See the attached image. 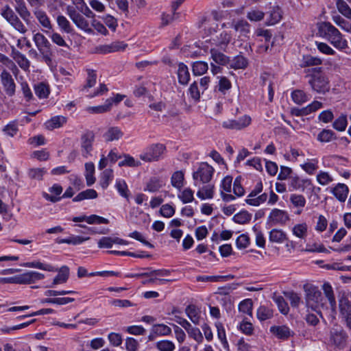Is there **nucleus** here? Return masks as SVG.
<instances>
[{
    "label": "nucleus",
    "instance_id": "393cba45",
    "mask_svg": "<svg viewBox=\"0 0 351 351\" xmlns=\"http://www.w3.org/2000/svg\"><path fill=\"white\" fill-rule=\"evenodd\" d=\"M33 13L42 27L48 29L52 28L51 21L44 10L36 8Z\"/></svg>",
    "mask_w": 351,
    "mask_h": 351
},
{
    "label": "nucleus",
    "instance_id": "cd10ccee",
    "mask_svg": "<svg viewBox=\"0 0 351 351\" xmlns=\"http://www.w3.org/2000/svg\"><path fill=\"white\" fill-rule=\"evenodd\" d=\"M232 27L236 32L240 33L241 36H247L250 33V24L245 20H238L232 23Z\"/></svg>",
    "mask_w": 351,
    "mask_h": 351
},
{
    "label": "nucleus",
    "instance_id": "b1692460",
    "mask_svg": "<svg viewBox=\"0 0 351 351\" xmlns=\"http://www.w3.org/2000/svg\"><path fill=\"white\" fill-rule=\"evenodd\" d=\"M177 75L178 82L182 85L188 84L190 80V73L186 64L180 62L178 65Z\"/></svg>",
    "mask_w": 351,
    "mask_h": 351
},
{
    "label": "nucleus",
    "instance_id": "f3484780",
    "mask_svg": "<svg viewBox=\"0 0 351 351\" xmlns=\"http://www.w3.org/2000/svg\"><path fill=\"white\" fill-rule=\"evenodd\" d=\"M14 10L18 13L19 16L24 22L29 25L31 23L32 15L28 10L24 0H14Z\"/></svg>",
    "mask_w": 351,
    "mask_h": 351
},
{
    "label": "nucleus",
    "instance_id": "e2e57ef3",
    "mask_svg": "<svg viewBox=\"0 0 351 351\" xmlns=\"http://www.w3.org/2000/svg\"><path fill=\"white\" fill-rule=\"evenodd\" d=\"M178 197L183 204L190 203L194 199L193 191L190 188H186Z\"/></svg>",
    "mask_w": 351,
    "mask_h": 351
},
{
    "label": "nucleus",
    "instance_id": "423d86ee",
    "mask_svg": "<svg viewBox=\"0 0 351 351\" xmlns=\"http://www.w3.org/2000/svg\"><path fill=\"white\" fill-rule=\"evenodd\" d=\"M215 173L214 168L207 162H201L193 173V179L195 186L209 183Z\"/></svg>",
    "mask_w": 351,
    "mask_h": 351
},
{
    "label": "nucleus",
    "instance_id": "6e6d98bb",
    "mask_svg": "<svg viewBox=\"0 0 351 351\" xmlns=\"http://www.w3.org/2000/svg\"><path fill=\"white\" fill-rule=\"evenodd\" d=\"M113 171L110 169L104 170L101 174L100 184L103 189H106L113 179Z\"/></svg>",
    "mask_w": 351,
    "mask_h": 351
},
{
    "label": "nucleus",
    "instance_id": "79ce46f5",
    "mask_svg": "<svg viewBox=\"0 0 351 351\" xmlns=\"http://www.w3.org/2000/svg\"><path fill=\"white\" fill-rule=\"evenodd\" d=\"M230 66L234 69H245L248 64L246 58L241 55L235 56L231 61L230 60Z\"/></svg>",
    "mask_w": 351,
    "mask_h": 351
},
{
    "label": "nucleus",
    "instance_id": "2eb2a0df",
    "mask_svg": "<svg viewBox=\"0 0 351 351\" xmlns=\"http://www.w3.org/2000/svg\"><path fill=\"white\" fill-rule=\"evenodd\" d=\"M289 190L304 191V190L311 186V180L308 178H300V177L291 176L289 178Z\"/></svg>",
    "mask_w": 351,
    "mask_h": 351
},
{
    "label": "nucleus",
    "instance_id": "6ab92c4d",
    "mask_svg": "<svg viewBox=\"0 0 351 351\" xmlns=\"http://www.w3.org/2000/svg\"><path fill=\"white\" fill-rule=\"evenodd\" d=\"M326 301L328 300L329 308L332 313H336V299L334 294L333 289L329 282H324L322 286Z\"/></svg>",
    "mask_w": 351,
    "mask_h": 351
},
{
    "label": "nucleus",
    "instance_id": "774afa93",
    "mask_svg": "<svg viewBox=\"0 0 351 351\" xmlns=\"http://www.w3.org/2000/svg\"><path fill=\"white\" fill-rule=\"evenodd\" d=\"M183 180L184 173L180 171L175 172L171 176V184L177 189L182 186Z\"/></svg>",
    "mask_w": 351,
    "mask_h": 351
},
{
    "label": "nucleus",
    "instance_id": "412c9836",
    "mask_svg": "<svg viewBox=\"0 0 351 351\" xmlns=\"http://www.w3.org/2000/svg\"><path fill=\"white\" fill-rule=\"evenodd\" d=\"M289 201L292 206L297 208L295 213L300 215L306 204L305 197L301 194L292 193L290 195Z\"/></svg>",
    "mask_w": 351,
    "mask_h": 351
},
{
    "label": "nucleus",
    "instance_id": "bf43d9fd",
    "mask_svg": "<svg viewBox=\"0 0 351 351\" xmlns=\"http://www.w3.org/2000/svg\"><path fill=\"white\" fill-rule=\"evenodd\" d=\"M265 13L257 9H252L250 10L247 14V18L253 22L261 21L263 19Z\"/></svg>",
    "mask_w": 351,
    "mask_h": 351
},
{
    "label": "nucleus",
    "instance_id": "f03ea898",
    "mask_svg": "<svg viewBox=\"0 0 351 351\" xmlns=\"http://www.w3.org/2000/svg\"><path fill=\"white\" fill-rule=\"evenodd\" d=\"M305 293V303L308 308L317 312L321 317L322 310H328L329 306L326 302V299L322 295L321 291L317 287L313 285L304 286Z\"/></svg>",
    "mask_w": 351,
    "mask_h": 351
},
{
    "label": "nucleus",
    "instance_id": "4d7b16f0",
    "mask_svg": "<svg viewBox=\"0 0 351 351\" xmlns=\"http://www.w3.org/2000/svg\"><path fill=\"white\" fill-rule=\"evenodd\" d=\"M115 187L120 195L125 198H128L129 197L130 192L125 180L121 179L117 180Z\"/></svg>",
    "mask_w": 351,
    "mask_h": 351
},
{
    "label": "nucleus",
    "instance_id": "4468645a",
    "mask_svg": "<svg viewBox=\"0 0 351 351\" xmlns=\"http://www.w3.org/2000/svg\"><path fill=\"white\" fill-rule=\"evenodd\" d=\"M0 78L6 94L10 97L13 96L16 92V84L10 73L3 69L0 75Z\"/></svg>",
    "mask_w": 351,
    "mask_h": 351
},
{
    "label": "nucleus",
    "instance_id": "c9c22d12",
    "mask_svg": "<svg viewBox=\"0 0 351 351\" xmlns=\"http://www.w3.org/2000/svg\"><path fill=\"white\" fill-rule=\"evenodd\" d=\"M256 316L261 322H263L273 317L274 311L269 307L261 306L257 309Z\"/></svg>",
    "mask_w": 351,
    "mask_h": 351
},
{
    "label": "nucleus",
    "instance_id": "2f4dec72",
    "mask_svg": "<svg viewBox=\"0 0 351 351\" xmlns=\"http://www.w3.org/2000/svg\"><path fill=\"white\" fill-rule=\"evenodd\" d=\"M57 24L60 29L64 33L71 34L73 28L69 21L64 15H58L56 19Z\"/></svg>",
    "mask_w": 351,
    "mask_h": 351
},
{
    "label": "nucleus",
    "instance_id": "09e8293b",
    "mask_svg": "<svg viewBox=\"0 0 351 351\" xmlns=\"http://www.w3.org/2000/svg\"><path fill=\"white\" fill-rule=\"evenodd\" d=\"M300 166L306 173L313 175L318 169V160L317 159L307 160L306 162Z\"/></svg>",
    "mask_w": 351,
    "mask_h": 351
},
{
    "label": "nucleus",
    "instance_id": "4be33fe9",
    "mask_svg": "<svg viewBox=\"0 0 351 351\" xmlns=\"http://www.w3.org/2000/svg\"><path fill=\"white\" fill-rule=\"evenodd\" d=\"M330 192L339 202H344L349 193V189L346 184L339 183L331 189Z\"/></svg>",
    "mask_w": 351,
    "mask_h": 351
},
{
    "label": "nucleus",
    "instance_id": "c85d7f7f",
    "mask_svg": "<svg viewBox=\"0 0 351 351\" xmlns=\"http://www.w3.org/2000/svg\"><path fill=\"white\" fill-rule=\"evenodd\" d=\"M72 21L74 24L80 29H82L86 33L93 34V31L91 28L89 27L88 22L85 19V18L81 15L80 13L76 15L73 19Z\"/></svg>",
    "mask_w": 351,
    "mask_h": 351
},
{
    "label": "nucleus",
    "instance_id": "58836bf2",
    "mask_svg": "<svg viewBox=\"0 0 351 351\" xmlns=\"http://www.w3.org/2000/svg\"><path fill=\"white\" fill-rule=\"evenodd\" d=\"M208 69V63L203 61H196L192 64V72L195 76H200L207 72Z\"/></svg>",
    "mask_w": 351,
    "mask_h": 351
},
{
    "label": "nucleus",
    "instance_id": "052dcab7",
    "mask_svg": "<svg viewBox=\"0 0 351 351\" xmlns=\"http://www.w3.org/2000/svg\"><path fill=\"white\" fill-rule=\"evenodd\" d=\"M86 83L83 87V90L93 87L96 84L97 74L95 71L93 69H87Z\"/></svg>",
    "mask_w": 351,
    "mask_h": 351
},
{
    "label": "nucleus",
    "instance_id": "a211bd4d",
    "mask_svg": "<svg viewBox=\"0 0 351 351\" xmlns=\"http://www.w3.org/2000/svg\"><path fill=\"white\" fill-rule=\"evenodd\" d=\"M95 136L92 132H87L81 137V148L83 156L87 158L93 149Z\"/></svg>",
    "mask_w": 351,
    "mask_h": 351
},
{
    "label": "nucleus",
    "instance_id": "a19ab883",
    "mask_svg": "<svg viewBox=\"0 0 351 351\" xmlns=\"http://www.w3.org/2000/svg\"><path fill=\"white\" fill-rule=\"evenodd\" d=\"M197 193V196L201 199H211L214 195V185L207 183Z\"/></svg>",
    "mask_w": 351,
    "mask_h": 351
},
{
    "label": "nucleus",
    "instance_id": "1a4fd4ad",
    "mask_svg": "<svg viewBox=\"0 0 351 351\" xmlns=\"http://www.w3.org/2000/svg\"><path fill=\"white\" fill-rule=\"evenodd\" d=\"M290 220L287 211L279 208H273L269 213L267 224L270 226H285Z\"/></svg>",
    "mask_w": 351,
    "mask_h": 351
},
{
    "label": "nucleus",
    "instance_id": "f704fd0d",
    "mask_svg": "<svg viewBox=\"0 0 351 351\" xmlns=\"http://www.w3.org/2000/svg\"><path fill=\"white\" fill-rule=\"evenodd\" d=\"M69 267L66 266L62 267L60 269L58 275L54 278V279L53 280V284L51 287H53V285H56L65 283L69 278Z\"/></svg>",
    "mask_w": 351,
    "mask_h": 351
},
{
    "label": "nucleus",
    "instance_id": "69168bd1",
    "mask_svg": "<svg viewBox=\"0 0 351 351\" xmlns=\"http://www.w3.org/2000/svg\"><path fill=\"white\" fill-rule=\"evenodd\" d=\"M19 131L18 123L16 121H11L7 124L3 129L5 134L13 137Z\"/></svg>",
    "mask_w": 351,
    "mask_h": 351
},
{
    "label": "nucleus",
    "instance_id": "3c124183",
    "mask_svg": "<svg viewBox=\"0 0 351 351\" xmlns=\"http://www.w3.org/2000/svg\"><path fill=\"white\" fill-rule=\"evenodd\" d=\"M252 215L246 210H242L233 217V221L239 224H245L250 221Z\"/></svg>",
    "mask_w": 351,
    "mask_h": 351
},
{
    "label": "nucleus",
    "instance_id": "aec40b11",
    "mask_svg": "<svg viewBox=\"0 0 351 351\" xmlns=\"http://www.w3.org/2000/svg\"><path fill=\"white\" fill-rule=\"evenodd\" d=\"M127 44L123 42H115L110 45H104L99 46L97 51L100 53H108L119 51H123L127 47Z\"/></svg>",
    "mask_w": 351,
    "mask_h": 351
},
{
    "label": "nucleus",
    "instance_id": "72a5a7b5",
    "mask_svg": "<svg viewBox=\"0 0 351 351\" xmlns=\"http://www.w3.org/2000/svg\"><path fill=\"white\" fill-rule=\"evenodd\" d=\"M292 233L300 239H305L308 234V226L304 222L298 223L292 228Z\"/></svg>",
    "mask_w": 351,
    "mask_h": 351
},
{
    "label": "nucleus",
    "instance_id": "4c0bfd02",
    "mask_svg": "<svg viewBox=\"0 0 351 351\" xmlns=\"http://www.w3.org/2000/svg\"><path fill=\"white\" fill-rule=\"evenodd\" d=\"M66 122V117L56 116L45 123V126L49 130H53L62 127Z\"/></svg>",
    "mask_w": 351,
    "mask_h": 351
},
{
    "label": "nucleus",
    "instance_id": "9b49d317",
    "mask_svg": "<svg viewBox=\"0 0 351 351\" xmlns=\"http://www.w3.org/2000/svg\"><path fill=\"white\" fill-rule=\"evenodd\" d=\"M270 333L276 339L287 341L295 335V332L287 325H274L269 328Z\"/></svg>",
    "mask_w": 351,
    "mask_h": 351
},
{
    "label": "nucleus",
    "instance_id": "6e6552de",
    "mask_svg": "<svg viewBox=\"0 0 351 351\" xmlns=\"http://www.w3.org/2000/svg\"><path fill=\"white\" fill-rule=\"evenodd\" d=\"M263 191V184L261 180H258L254 188L252 190L250 194L245 199V202L253 206H258L261 204L266 202L267 199V194L264 193L258 195Z\"/></svg>",
    "mask_w": 351,
    "mask_h": 351
},
{
    "label": "nucleus",
    "instance_id": "338daca9",
    "mask_svg": "<svg viewBox=\"0 0 351 351\" xmlns=\"http://www.w3.org/2000/svg\"><path fill=\"white\" fill-rule=\"evenodd\" d=\"M14 59L22 69L27 70L29 69V61L23 54L21 53H15Z\"/></svg>",
    "mask_w": 351,
    "mask_h": 351
},
{
    "label": "nucleus",
    "instance_id": "5701e85b",
    "mask_svg": "<svg viewBox=\"0 0 351 351\" xmlns=\"http://www.w3.org/2000/svg\"><path fill=\"white\" fill-rule=\"evenodd\" d=\"M123 136V132L117 126L110 127L104 134V138L106 141L110 142L118 141Z\"/></svg>",
    "mask_w": 351,
    "mask_h": 351
},
{
    "label": "nucleus",
    "instance_id": "864d4df0",
    "mask_svg": "<svg viewBox=\"0 0 351 351\" xmlns=\"http://www.w3.org/2000/svg\"><path fill=\"white\" fill-rule=\"evenodd\" d=\"M252 307L253 303L251 299H245L241 301L239 304V311L241 313L248 315L250 316L252 315Z\"/></svg>",
    "mask_w": 351,
    "mask_h": 351
},
{
    "label": "nucleus",
    "instance_id": "7c9ffc66",
    "mask_svg": "<svg viewBox=\"0 0 351 351\" xmlns=\"http://www.w3.org/2000/svg\"><path fill=\"white\" fill-rule=\"evenodd\" d=\"M287 239L286 233L279 229H272L269 232V240L272 243H282Z\"/></svg>",
    "mask_w": 351,
    "mask_h": 351
},
{
    "label": "nucleus",
    "instance_id": "0eeeda50",
    "mask_svg": "<svg viewBox=\"0 0 351 351\" xmlns=\"http://www.w3.org/2000/svg\"><path fill=\"white\" fill-rule=\"evenodd\" d=\"M165 150V146L160 143L152 144L140 154V158L145 162L158 160Z\"/></svg>",
    "mask_w": 351,
    "mask_h": 351
},
{
    "label": "nucleus",
    "instance_id": "de8ad7c7",
    "mask_svg": "<svg viewBox=\"0 0 351 351\" xmlns=\"http://www.w3.org/2000/svg\"><path fill=\"white\" fill-rule=\"evenodd\" d=\"M97 197V193L94 189H86L78 193L73 199V202H80L87 199H95Z\"/></svg>",
    "mask_w": 351,
    "mask_h": 351
},
{
    "label": "nucleus",
    "instance_id": "37998d69",
    "mask_svg": "<svg viewBox=\"0 0 351 351\" xmlns=\"http://www.w3.org/2000/svg\"><path fill=\"white\" fill-rule=\"evenodd\" d=\"M188 94L193 104H197L200 101L201 93L196 81L190 85L188 89Z\"/></svg>",
    "mask_w": 351,
    "mask_h": 351
},
{
    "label": "nucleus",
    "instance_id": "0e129e2a",
    "mask_svg": "<svg viewBox=\"0 0 351 351\" xmlns=\"http://www.w3.org/2000/svg\"><path fill=\"white\" fill-rule=\"evenodd\" d=\"M348 121L346 115L341 114L332 123L333 128L338 131H344L347 127Z\"/></svg>",
    "mask_w": 351,
    "mask_h": 351
},
{
    "label": "nucleus",
    "instance_id": "680f3d73",
    "mask_svg": "<svg viewBox=\"0 0 351 351\" xmlns=\"http://www.w3.org/2000/svg\"><path fill=\"white\" fill-rule=\"evenodd\" d=\"M317 181L319 184L325 186L332 182L333 178L328 172L320 171L317 175Z\"/></svg>",
    "mask_w": 351,
    "mask_h": 351
},
{
    "label": "nucleus",
    "instance_id": "13d9d810",
    "mask_svg": "<svg viewBox=\"0 0 351 351\" xmlns=\"http://www.w3.org/2000/svg\"><path fill=\"white\" fill-rule=\"evenodd\" d=\"M219 83H218V90L219 92L223 94H226V93L230 90L232 87V84L230 81L224 76L218 77Z\"/></svg>",
    "mask_w": 351,
    "mask_h": 351
},
{
    "label": "nucleus",
    "instance_id": "8fccbe9b",
    "mask_svg": "<svg viewBox=\"0 0 351 351\" xmlns=\"http://www.w3.org/2000/svg\"><path fill=\"white\" fill-rule=\"evenodd\" d=\"M336 6L338 11L348 19H351V9L343 0H337Z\"/></svg>",
    "mask_w": 351,
    "mask_h": 351
},
{
    "label": "nucleus",
    "instance_id": "5fc2aeb1",
    "mask_svg": "<svg viewBox=\"0 0 351 351\" xmlns=\"http://www.w3.org/2000/svg\"><path fill=\"white\" fill-rule=\"evenodd\" d=\"M156 348L159 351H174L176 346L171 341L160 340L156 343Z\"/></svg>",
    "mask_w": 351,
    "mask_h": 351
},
{
    "label": "nucleus",
    "instance_id": "e433bc0d",
    "mask_svg": "<svg viewBox=\"0 0 351 351\" xmlns=\"http://www.w3.org/2000/svg\"><path fill=\"white\" fill-rule=\"evenodd\" d=\"M34 92L39 99H45L48 97L50 89L47 84L40 82L34 85Z\"/></svg>",
    "mask_w": 351,
    "mask_h": 351
},
{
    "label": "nucleus",
    "instance_id": "f257e3e1",
    "mask_svg": "<svg viewBox=\"0 0 351 351\" xmlns=\"http://www.w3.org/2000/svg\"><path fill=\"white\" fill-rule=\"evenodd\" d=\"M317 34L328 40L338 49H344L348 47V42L343 35L330 23L322 21L317 23Z\"/></svg>",
    "mask_w": 351,
    "mask_h": 351
},
{
    "label": "nucleus",
    "instance_id": "49530a36",
    "mask_svg": "<svg viewBox=\"0 0 351 351\" xmlns=\"http://www.w3.org/2000/svg\"><path fill=\"white\" fill-rule=\"evenodd\" d=\"M317 138L321 143H329L336 139V135L332 130L324 129L318 134Z\"/></svg>",
    "mask_w": 351,
    "mask_h": 351
},
{
    "label": "nucleus",
    "instance_id": "ea45409f",
    "mask_svg": "<svg viewBox=\"0 0 351 351\" xmlns=\"http://www.w3.org/2000/svg\"><path fill=\"white\" fill-rule=\"evenodd\" d=\"M272 299L277 304L278 310L282 314L286 315L289 313V307L282 296L274 294Z\"/></svg>",
    "mask_w": 351,
    "mask_h": 351
},
{
    "label": "nucleus",
    "instance_id": "a878e982",
    "mask_svg": "<svg viewBox=\"0 0 351 351\" xmlns=\"http://www.w3.org/2000/svg\"><path fill=\"white\" fill-rule=\"evenodd\" d=\"M185 313L190 320L195 324H199L200 321V310L194 304H190L185 308Z\"/></svg>",
    "mask_w": 351,
    "mask_h": 351
},
{
    "label": "nucleus",
    "instance_id": "ddd939ff",
    "mask_svg": "<svg viewBox=\"0 0 351 351\" xmlns=\"http://www.w3.org/2000/svg\"><path fill=\"white\" fill-rule=\"evenodd\" d=\"M340 315L346 322V326L351 329V302L347 298H341L339 300Z\"/></svg>",
    "mask_w": 351,
    "mask_h": 351
},
{
    "label": "nucleus",
    "instance_id": "f8f14e48",
    "mask_svg": "<svg viewBox=\"0 0 351 351\" xmlns=\"http://www.w3.org/2000/svg\"><path fill=\"white\" fill-rule=\"evenodd\" d=\"M347 338L348 335L343 329L332 328L330 332V343L337 348L345 347Z\"/></svg>",
    "mask_w": 351,
    "mask_h": 351
},
{
    "label": "nucleus",
    "instance_id": "7ed1b4c3",
    "mask_svg": "<svg viewBox=\"0 0 351 351\" xmlns=\"http://www.w3.org/2000/svg\"><path fill=\"white\" fill-rule=\"evenodd\" d=\"M321 68H314L313 74L310 76L308 84L313 91L319 94H325L330 90V86L328 77L320 72Z\"/></svg>",
    "mask_w": 351,
    "mask_h": 351
},
{
    "label": "nucleus",
    "instance_id": "c756f323",
    "mask_svg": "<svg viewBox=\"0 0 351 351\" xmlns=\"http://www.w3.org/2000/svg\"><path fill=\"white\" fill-rule=\"evenodd\" d=\"M164 183L162 180L156 177L152 178L147 183L145 191H149L150 193L157 192L162 187Z\"/></svg>",
    "mask_w": 351,
    "mask_h": 351
},
{
    "label": "nucleus",
    "instance_id": "bb28decb",
    "mask_svg": "<svg viewBox=\"0 0 351 351\" xmlns=\"http://www.w3.org/2000/svg\"><path fill=\"white\" fill-rule=\"evenodd\" d=\"M210 56L213 60L219 65L225 66L230 63L229 57L215 49H210Z\"/></svg>",
    "mask_w": 351,
    "mask_h": 351
},
{
    "label": "nucleus",
    "instance_id": "603ef678",
    "mask_svg": "<svg viewBox=\"0 0 351 351\" xmlns=\"http://www.w3.org/2000/svg\"><path fill=\"white\" fill-rule=\"evenodd\" d=\"M291 98L294 103L302 104L308 100L307 95L302 90H295L291 93Z\"/></svg>",
    "mask_w": 351,
    "mask_h": 351
},
{
    "label": "nucleus",
    "instance_id": "20e7f679",
    "mask_svg": "<svg viewBox=\"0 0 351 351\" xmlns=\"http://www.w3.org/2000/svg\"><path fill=\"white\" fill-rule=\"evenodd\" d=\"M33 40L38 51L42 56L43 60L47 64L51 63L52 45L48 39L41 33L38 32L33 36Z\"/></svg>",
    "mask_w": 351,
    "mask_h": 351
},
{
    "label": "nucleus",
    "instance_id": "c03bdc74",
    "mask_svg": "<svg viewBox=\"0 0 351 351\" xmlns=\"http://www.w3.org/2000/svg\"><path fill=\"white\" fill-rule=\"evenodd\" d=\"M21 266L29 268H36L44 271H55L53 266L49 264L43 263L40 261L27 262L21 264Z\"/></svg>",
    "mask_w": 351,
    "mask_h": 351
},
{
    "label": "nucleus",
    "instance_id": "473e14b6",
    "mask_svg": "<svg viewBox=\"0 0 351 351\" xmlns=\"http://www.w3.org/2000/svg\"><path fill=\"white\" fill-rule=\"evenodd\" d=\"M49 191L52 193L54 194V195H49L47 193H43V197L47 199V200H49L51 202H58V200L60 199V197H58V195H60L61 194V193L62 192V188L60 185L59 184H53L50 189H49Z\"/></svg>",
    "mask_w": 351,
    "mask_h": 351
},
{
    "label": "nucleus",
    "instance_id": "9d476101",
    "mask_svg": "<svg viewBox=\"0 0 351 351\" xmlns=\"http://www.w3.org/2000/svg\"><path fill=\"white\" fill-rule=\"evenodd\" d=\"M251 121L250 116L244 115L238 119H228L223 121L222 127L228 130H241L250 125Z\"/></svg>",
    "mask_w": 351,
    "mask_h": 351
},
{
    "label": "nucleus",
    "instance_id": "dca6fc26",
    "mask_svg": "<svg viewBox=\"0 0 351 351\" xmlns=\"http://www.w3.org/2000/svg\"><path fill=\"white\" fill-rule=\"evenodd\" d=\"M45 278L44 274L37 271H27L16 276V284L25 285L34 283L36 281L42 280Z\"/></svg>",
    "mask_w": 351,
    "mask_h": 351
},
{
    "label": "nucleus",
    "instance_id": "39448f33",
    "mask_svg": "<svg viewBox=\"0 0 351 351\" xmlns=\"http://www.w3.org/2000/svg\"><path fill=\"white\" fill-rule=\"evenodd\" d=\"M1 14L16 32L22 34L27 32V27L8 5L1 8Z\"/></svg>",
    "mask_w": 351,
    "mask_h": 351
},
{
    "label": "nucleus",
    "instance_id": "a18cd8bd",
    "mask_svg": "<svg viewBox=\"0 0 351 351\" xmlns=\"http://www.w3.org/2000/svg\"><path fill=\"white\" fill-rule=\"evenodd\" d=\"M152 331L157 336H167L171 334V328L164 324H154Z\"/></svg>",
    "mask_w": 351,
    "mask_h": 351
}]
</instances>
